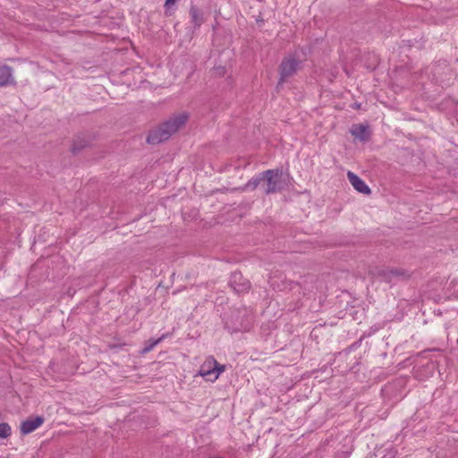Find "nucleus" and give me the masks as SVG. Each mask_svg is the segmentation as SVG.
I'll use <instances>...</instances> for the list:
<instances>
[{
	"mask_svg": "<svg viewBox=\"0 0 458 458\" xmlns=\"http://www.w3.org/2000/svg\"><path fill=\"white\" fill-rule=\"evenodd\" d=\"M187 120L188 115L186 113H182L172 117L161 124L157 129L151 131L148 135L147 141L149 144H158L166 140L171 137V135L182 127Z\"/></svg>",
	"mask_w": 458,
	"mask_h": 458,
	"instance_id": "obj_1",
	"label": "nucleus"
},
{
	"mask_svg": "<svg viewBox=\"0 0 458 458\" xmlns=\"http://www.w3.org/2000/svg\"><path fill=\"white\" fill-rule=\"evenodd\" d=\"M225 370V365L219 364L213 357H208L201 365L199 375L208 381L215 382Z\"/></svg>",
	"mask_w": 458,
	"mask_h": 458,
	"instance_id": "obj_2",
	"label": "nucleus"
},
{
	"mask_svg": "<svg viewBox=\"0 0 458 458\" xmlns=\"http://www.w3.org/2000/svg\"><path fill=\"white\" fill-rule=\"evenodd\" d=\"M267 179V193L276 192L281 189L280 173L279 171L267 170L265 173Z\"/></svg>",
	"mask_w": 458,
	"mask_h": 458,
	"instance_id": "obj_3",
	"label": "nucleus"
},
{
	"mask_svg": "<svg viewBox=\"0 0 458 458\" xmlns=\"http://www.w3.org/2000/svg\"><path fill=\"white\" fill-rule=\"evenodd\" d=\"M43 422L44 420L40 416L28 419L21 423V431L23 435H28L39 428Z\"/></svg>",
	"mask_w": 458,
	"mask_h": 458,
	"instance_id": "obj_4",
	"label": "nucleus"
},
{
	"mask_svg": "<svg viewBox=\"0 0 458 458\" xmlns=\"http://www.w3.org/2000/svg\"><path fill=\"white\" fill-rule=\"evenodd\" d=\"M347 177L352 185V187L359 192L363 194H369L370 192L369 188L368 185L364 182L363 180H361L358 175H356L354 173L349 171L347 173Z\"/></svg>",
	"mask_w": 458,
	"mask_h": 458,
	"instance_id": "obj_5",
	"label": "nucleus"
},
{
	"mask_svg": "<svg viewBox=\"0 0 458 458\" xmlns=\"http://www.w3.org/2000/svg\"><path fill=\"white\" fill-rule=\"evenodd\" d=\"M298 67V62L293 56H290L283 61L280 66L282 79L292 75Z\"/></svg>",
	"mask_w": 458,
	"mask_h": 458,
	"instance_id": "obj_6",
	"label": "nucleus"
},
{
	"mask_svg": "<svg viewBox=\"0 0 458 458\" xmlns=\"http://www.w3.org/2000/svg\"><path fill=\"white\" fill-rule=\"evenodd\" d=\"M13 82L12 69L7 65H0V86H6Z\"/></svg>",
	"mask_w": 458,
	"mask_h": 458,
	"instance_id": "obj_7",
	"label": "nucleus"
},
{
	"mask_svg": "<svg viewBox=\"0 0 458 458\" xmlns=\"http://www.w3.org/2000/svg\"><path fill=\"white\" fill-rule=\"evenodd\" d=\"M367 131L368 127L363 124H354L351 128V133L360 140H365L367 139Z\"/></svg>",
	"mask_w": 458,
	"mask_h": 458,
	"instance_id": "obj_8",
	"label": "nucleus"
},
{
	"mask_svg": "<svg viewBox=\"0 0 458 458\" xmlns=\"http://www.w3.org/2000/svg\"><path fill=\"white\" fill-rule=\"evenodd\" d=\"M190 14L191 17V21L195 24V26L199 27L203 23L204 20L202 14L199 12L197 8L191 7L190 10Z\"/></svg>",
	"mask_w": 458,
	"mask_h": 458,
	"instance_id": "obj_9",
	"label": "nucleus"
},
{
	"mask_svg": "<svg viewBox=\"0 0 458 458\" xmlns=\"http://www.w3.org/2000/svg\"><path fill=\"white\" fill-rule=\"evenodd\" d=\"M12 429L7 423H0V438H6L11 435Z\"/></svg>",
	"mask_w": 458,
	"mask_h": 458,
	"instance_id": "obj_10",
	"label": "nucleus"
},
{
	"mask_svg": "<svg viewBox=\"0 0 458 458\" xmlns=\"http://www.w3.org/2000/svg\"><path fill=\"white\" fill-rule=\"evenodd\" d=\"M163 338H164V336H162L157 340H149L146 344L145 347L143 348L142 352L147 353V352H150L156 345H157L162 341Z\"/></svg>",
	"mask_w": 458,
	"mask_h": 458,
	"instance_id": "obj_11",
	"label": "nucleus"
},
{
	"mask_svg": "<svg viewBox=\"0 0 458 458\" xmlns=\"http://www.w3.org/2000/svg\"><path fill=\"white\" fill-rule=\"evenodd\" d=\"M178 0H165V8L166 11L170 10Z\"/></svg>",
	"mask_w": 458,
	"mask_h": 458,
	"instance_id": "obj_12",
	"label": "nucleus"
}]
</instances>
